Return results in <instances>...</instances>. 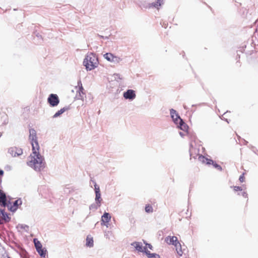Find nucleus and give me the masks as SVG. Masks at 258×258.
<instances>
[{
	"label": "nucleus",
	"instance_id": "nucleus-1",
	"mask_svg": "<svg viewBox=\"0 0 258 258\" xmlns=\"http://www.w3.org/2000/svg\"><path fill=\"white\" fill-rule=\"evenodd\" d=\"M29 131V140L32 146V153L29 156L31 160L27 162V165L35 171L40 172L46 167V163L44 157L40 153L36 131L33 128H30Z\"/></svg>",
	"mask_w": 258,
	"mask_h": 258
},
{
	"label": "nucleus",
	"instance_id": "nucleus-2",
	"mask_svg": "<svg viewBox=\"0 0 258 258\" xmlns=\"http://www.w3.org/2000/svg\"><path fill=\"white\" fill-rule=\"evenodd\" d=\"M170 117L172 118V121L176 125V127L185 133L189 130V126L186 123L184 120L181 118L177 112V111L173 108L170 109Z\"/></svg>",
	"mask_w": 258,
	"mask_h": 258
},
{
	"label": "nucleus",
	"instance_id": "nucleus-3",
	"mask_svg": "<svg viewBox=\"0 0 258 258\" xmlns=\"http://www.w3.org/2000/svg\"><path fill=\"white\" fill-rule=\"evenodd\" d=\"M98 58L94 52H90L85 55L83 64L87 71H91L98 67Z\"/></svg>",
	"mask_w": 258,
	"mask_h": 258
},
{
	"label": "nucleus",
	"instance_id": "nucleus-4",
	"mask_svg": "<svg viewBox=\"0 0 258 258\" xmlns=\"http://www.w3.org/2000/svg\"><path fill=\"white\" fill-rule=\"evenodd\" d=\"M199 160L203 163H206L208 165H212L214 168L217 169L220 171L223 170L222 166L218 164L216 161L212 160L210 158H208L202 154H198Z\"/></svg>",
	"mask_w": 258,
	"mask_h": 258
},
{
	"label": "nucleus",
	"instance_id": "nucleus-5",
	"mask_svg": "<svg viewBox=\"0 0 258 258\" xmlns=\"http://www.w3.org/2000/svg\"><path fill=\"white\" fill-rule=\"evenodd\" d=\"M22 204V201L21 198H18L14 202H11L9 201L6 207L9 211L13 213L16 212V211L19 208V206Z\"/></svg>",
	"mask_w": 258,
	"mask_h": 258
},
{
	"label": "nucleus",
	"instance_id": "nucleus-6",
	"mask_svg": "<svg viewBox=\"0 0 258 258\" xmlns=\"http://www.w3.org/2000/svg\"><path fill=\"white\" fill-rule=\"evenodd\" d=\"M47 102L50 107H54L59 104L60 100L57 94L51 93L49 95Z\"/></svg>",
	"mask_w": 258,
	"mask_h": 258
},
{
	"label": "nucleus",
	"instance_id": "nucleus-7",
	"mask_svg": "<svg viewBox=\"0 0 258 258\" xmlns=\"http://www.w3.org/2000/svg\"><path fill=\"white\" fill-rule=\"evenodd\" d=\"M131 245L134 246L138 252H142L144 254L147 250V247L144 246L141 242L134 241L131 243Z\"/></svg>",
	"mask_w": 258,
	"mask_h": 258
},
{
	"label": "nucleus",
	"instance_id": "nucleus-8",
	"mask_svg": "<svg viewBox=\"0 0 258 258\" xmlns=\"http://www.w3.org/2000/svg\"><path fill=\"white\" fill-rule=\"evenodd\" d=\"M111 216L109 213L105 212L101 216V225L108 227L109 223L111 220Z\"/></svg>",
	"mask_w": 258,
	"mask_h": 258
},
{
	"label": "nucleus",
	"instance_id": "nucleus-9",
	"mask_svg": "<svg viewBox=\"0 0 258 258\" xmlns=\"http://www.w3.org/2000/svg\"><path fill=\"white\" fill-rule=\"evenodd\" d=\"M123 96L125 99L133 101L136 98V92L132 89H127L123 92Z\"/></svg>",
	"mask_w": 258,
	"mask_h": 258
},
{
	"label": "nucleus",
	"instance_id": "nucleus-10",
	"mask_svg": "<svg viewBox=\"0 0 258 258\" xmlns=\"http://www.w3.org/2000/svg\"><path fill=\"white\" fill-rule=\"evenodd\" d=\"M0 216L5 223H9L11 221V217L10 214L6 212L4 209L0 208Z\"/></svg>",
	"mask_w": 258,
	"mask_h": 258
},
{
	"label": "nucleus",
	"instance_id": "nucleus-11",
	"mask_svg": "<svg viewBox=\"0 0 258 258\" xmlns=\"http://www.w3.org/2000/svg\"><path fill=\"white\" fill-rule=\"evenodd\" d=\"M7 205L6 193L0 189V206L6 207Z\"/></svg>",
	"mask_w": 258,
	"mask_h": 258
},
{
	"label": "nucleus",
	"instance_id": "nucleus-12",
	"mask_svg": "<svg viewBox=\"0 0 258 258\" xmlns=\"http://www.w3.org/2000/svg\"><path fill=\"white\" fill-rule=\"evenodd\" d=\"M178 238L175 236H168L165 239V241L169 245H175L178 242Z\"/></svg>",
	"mask_w": 258,
	"mask_h": 258
},
{
	"label": "nucleus",
	"instance_id": "nucleus-13",
	"mask_svg": "<svg viewBox=\"0 0 258 258\" xmlns=\"http://www.w3.org/2000/svg\"><path fill=\"white\" fill-rule=\"evenodd\" d=\"M70 108L71 107L70 105L66 106L63 108H61L60 109L58 110L54 113V114L52 116V118H55L60 117L61 115V114H62L65 111L69 110V109H70Z\"/></svg>",
	"mask_w": 258,
	"mask_h": 258
},
{
	"label": "nucleus",
	"instance_id": "nucleus-14",
	"mask_svg": "<svg viewBox=\"0 0 258 258\" xmlns=\"http://www.w3.org/2000/svg\"><path fill=\"white\" fill-rule=\"evenodd\" d=\"M174 246L175 247V249H176L177 254L181 256L183 253V250L182 249L181 244L179 242V241L178 240L177 244L176 243V244L174 245Z\"/></svg>",
	"mask_w": 258,
	"mask_h": 258
},
{
	"label": "nucleus",
	"instance_id": "nucleus-15",
	"mask_svg": "<svg viewBox=\"0 0 258 258\" xmlns=\"http://www.w3.org/2000/svg\"><path fill=\"white\" fill-rule=\"evenodd\" d=\"M36 250L41 257H45L47 251L45 247H42L41 248L37 249Z\"/></svg>",
	"mask_w": 258,
	"mask_h": 258
},
{
	"label": "nucleus",
	"instance_id": "nucleus-16",
	"mask_svg": "<svg viewBox=\"0 0 258 258\" xmlns=\"http://www.w3.org/2000/svg\"><path fill=\"white\" fill-rule=\"evenodd\" d=\"M145 254L148 258H160V255L156 253H151L148 249Z\"/></svg>",
	"mask_w": 258,
	"mask_h": 258
},
{
	"label": "nucleus",
	"instance_id": "nucleus-17",
	"mask_svg": "<svg viewBox=\"0 0 258 258\" xmlns=\"http://www.w3.org/2000/svg\"><path fill=\"white\" fill-rule=\"evenodd\" d=\"M186 133L187 136L191 140V142H196V141L197 139V137L196 136V133L194 132L189 131V130H188V131L187 132H186Z\"/></svg>",
	"mask_w": 258,
	"mask_h": 258
},
{
	"label": "nucleus",
	"instance_id": "nucleus-18",
	"mask_svg": "<svg viewBox=\"0 0 258 258\" xmlns=\"http://www.w3.org/2000/svg\"><path fill=\"white\" fill-rule=\"evenodd\" d=\"M86 245L89 247H92L94 246V240L93 237H89V235L87 236Z\"/></svg>",
	"mask_w": 258,
	"mask_h": 258
},
{
	"label": "nucleus",
	"instance_id": "nucleus-19",
	"mask_svg": "<svg viewBox=\"0 0 258 258\" xmlns=\"http://www.w3.org/2000/svg\"><path fill=\"white\" fill-rule=\"evenodd\" d=\"M137 4L141 9H148V3L145 0H138Z\"/></svg>",
	"mask_w": 258,
	"mask_h": 258
},
{
	"label": "nucleus",
	"instance_id": "nucleus-20",
	"mask_svg": "<svg viewBox=\"0 0 258 258\" xmlns=\"http://www.w3.org/2000/svg\"><path fill=\"white\" fill-rule=\"evenodd\" d=\"M33 35H35L36 37H37L38 40L37 42L38 44H41L42 42L43 38L39 32H37V31H35L33 32Z\"/></svg>",
	"mask_w": 258,
	"mask_h": 258
},
{
	"label": "nucleus",
	"instance_id": "nucleus-21",
	"mask_svg": "<svg viewBox=\"0 0 258 258\" xmlns=\"http://www.w3.org/2000/svg\"><path fill=\"white\" fill-rule=\"evenodd\" d=\"M114 54L110 52H107L103 55L104 58L107 61L111 62L113 59Z\"/></svg>",
	"mask_w": 258,
	"mask_h": 258
},
{
	"label": "nucleus",
	"instance_id": "nucleus-22",
	"mask_svg": "<svg viewBox=\"0 0 258 258\" xmlns=\"http://www.w3.org/2000/svg\"><path fill=\"white\" fill-rule=\"evenodd\" d=\"M33 242L36 250L39 248H41V247H43L41 242L39 241L37 238H34L33 239Z\"/></svg>",
	"mask_w": 258,
	"mask_h": 258
},
{
	"label": "nucleus",
	"instance_id": "nucleus-23",
	"mask_svg": "<svg viewBox=\"0 0 258 258\" xmlns=\"http://www.w3.org/2000/svg\"><path fill=\"white\" fill-rule=\"evenodd\" d=\"M95 202L98 204H101L102 199L101 198V192L95 193Z\"/></svg>",
	"mask_w": 258,
	"mask_h": 258
},
{
	"label": "nucleus",
	"instance_id": "nucleus-24",
	"mask_svg": "<svg viewBox=\"0 0 258 258\" xmlns=\"http://www.w3.org/2000/svg\"><path fill=\"white\" fill-rule=\"evenodd\" d=\"M101 205V204H98L95 202V203H93L89 206V209L90 210L95 211L99 208Z\"/></svg>",
	"mask_w": 258,
	"mask_h": 258
},
{
	"label": "nucleus",
	"instance_id": "nucleus-25",
	"mask_svg": "<svg viewBox=\"0 0 258 258\" xmlns=\"http://www.w3.org/2000/svg\"><path fill=\"white\" fill-rule=\"evenodd\" d=\"M17 228H20L21 229H24L27 232H28L29 230V226L26 224H19L17 226Z\"/></svg>",
	"mask_w": 258,
	"mask_h": 258
},
{
	"label": "nucleus",
	"instance_id": "nucleus-26",
	"mask_svg": "<svg viewBox=\"0 0 258 258\" xmlns=\"http://www.w3.org/2000/svg\"><path fill=\"white\" fill-rule=\"evenodd\" d=\"M16 147H10L8 149V153L11 154L12 157H17L15 155L16 152Z\"/></svg>",
	"mask_w": 258,
	"mask_h": 258
},
{
	"label": "nucleus",
	"instance_id": "nucleus-27",
	"mask_svg": "<svg viewBox=\"0 0 258 258\" xmlns=\"http://www.w3.org/2000/svg\"><path fill=\"white\" fill-rule=\"evenodd\" d=\"M145 212L147 213H152L153 211V209L152 206L150 204H147L145 206Z\"/></svg>",
	"mask_w": 258,
	"mask_h": 258
},
{
	"label": "nucleus",
	"instance_id": "nucleus-28",
	"mask_svg": "<svg viewBox=\"0 0 258 258\" xmlns=\"http://www.w3.org/2000/svg\"><path fill=\"white\" fill-rule=\"evenodd\" d=\"M22 154H23V149L21 148H18V147H16V152H15V155H16L17 157H18Z\"/></svg>",
	"mask_w": 258,
	"mask_h": 258
},
{
	"label": "nucleus",
	"instance_id": "nucleus-29",
	"mask_svg": "<svg viewBox=\"0 0 258 258\" xmlns=\"http://www.w3.org/2000/svg\"><path fill=\"white\" fill-rule=\"evenodd\" d=\"M151 8H155L157 9H159V7L155 2L152 3H148V9H150Z\"/></svg>",
	"mask_w": 258,
	"mask_h": 258
},
{
	"label": "nucleus",
	"instance_id": "nucleus-30",
	"mask_svg": "<svg viewBox=\"0 0 258 258\" xmlns=\"http://www.w3.org/2000/svg\"><path fill=\"white\" fill-rule=\"evenodd\" d=\"M84 95H83L82 93H76V97H75V98L77 100H82L83 101H84Z\"/></svg>",
	"mask_w": 258,
	"mask_h": 258
},
{
	"label": "nucleus",
	"instance_id": "nucleus-31",
	"mask_svg": "<svg viewBox=\"0 0 258 258\" xmlns=\"http://www.w3.org/2000/svg\"><path fill=\"white\" fill-rule=\"evenodd\" d=\"M77 92L79 93H82L83 95H85V91L83 87V85L79 86V87H78V89L77 90Z\"/></svg>",
	"mask_w": 258,
	"mask_h": 258
},
{
	"label": "nucleus",
	"instance_id": "nucleus-32",
	"mask_svg": "<svg viewBox=\"0 0 258 258\" xmlns=\"http://www.w3.org/2000/svg\"><path fill=\"white\" fill-rule=\"evenodd\" d=\"M19 254L20 255L21 258H30L28 255L27 251L24 249V253H19Z\"/></svg>",
	"mask_w": 258,
	"mask_h": 258
},
{
	"label": "nucleus",
	"instance_id": "nucleus-33",
	"mask_svg": "<svg viewBox=\"0 0 258 258\" xmlns=\"http://www.w3.org/2000/svg\"><path fill=\"white\" fill-rule=\"evenodd\" d=\"M231 188H233L235 191H242V187L240 186H231Z\"/></svg>",
	"mask_w": 258,
	"mask_h": 258
},
{
	"label": "nucleus",
	"instance_id": "nucleus-34",
	"mask_svg": "<svg viewBox=\"0 0 258 258\" xmlns=\"http://www.w3.org/2000/svg\"><path fill=\"white\" fill-rule=\"evenodd\" d=\"M121 60V59L120 57L114 55L113 59L111 61V62H113L114 63H118Z\"/></svg>",
	"mask_w": 258,
	"mask_h": 258
},
{
	"label": "nucleus",
	"instance_id": "nucleus-35",
	"mask_svg": "<svg viewBox=\"0 0 258 258\" xmlns=\"http://www.w3.org/2000/svg\"><path fill=\"white\" fill-rule=\"evenodd\" d=\"M12 243H14L15 244V246L19 249L20 250H24V248L22 247V245H20L18 243H16V242H15L14 241H13L12 242Z\"/></svg>",
	"mask_w": 258,
	"mask_h": 258
},
{
	"label": "nucleus",
	"instance_id": "nucleus-36",
	"mask_svg": "<svg viewBox=\"0 0 258 258\" xmlns=\"http://www.w3.org/2000/svg\"><path fill=\"white\" fill-rule=\"evenodd\" d=\"M94 192H95V193H97V192H101L99 186L97 184V183H95V185H94Z\"/></svg>",
	"mask_w": 258,
	"mask_h": 258
},
{
	"label": "nucleus",
	"instance_id": "nucleus-37",
	"mask_svg": "<svg viewBox=\"0 0 258 258\" xmlns=\"http://www.w3.org/2000/svg\"><path fill=\"white\" fill-rule=\"evenodd\" d=\"M164 0H156L155 3L157 5L158 7H159L164 4Z\"/></svg>",
	"mask_w": 258,
	"mask_h": 258
},
{
	"label": "nucleus",
	"instance_id": "nucleus-38",
	"mask_svg": "<svg viewBox=\"0 0 258 258\" xmlns=\"http://www.w3.org/2000/svg\"><path fill=\"white\" fill-rule=\"evenodd\" d=\"M4 230L6 231L8 237H10L11 235H12L13 236H14V234L12 231H9L7 230L5 228H4Z\"/></svg>",
	"mask_w": 258,
	"mask_h": 258
},
{
	"label": "nucleus",
	"instance_id": "nucleus-39",
	"mask_svg": "<svg viewBox=\"0 0 258 258\" xmlns=\"http://www.w3.org/2000/svg\"><path fill=\"white\" fill-rule=\"evenodd\" d=\"M244 173H243L241 174L239 177V180L240 182H243L244 181L245 177H244Z\"/></svg>",
	"mask_w": 258,
	"mask_h": 258
},
{
	"label": "nucleus",
	"instance_id": "nucleus-40",
	"mask_svg": "<svg viewBox=\"0 0 258 258\" xmlns=\"http://www.w3.org/2000/svg\"><path fill=\"white\" fill-rule=\"evenodd\" d=\"M252 151V152H253L254 153H256V151H258L255 147L253 146L252 145H249L248 146Z\"/></svg>",
	"mask_w": 258,
	"mask_h": 258
},
{
	"label": "nucleus",
	"instance_id": "nucleus-41",
	"mask_svg": "<svg viewBox=\"0 0 258 258\" xmlns=\"http://www.w3.org/2000/svg\"><path fill=\"white\" fill-rule=\"evenodd\" d=\"M193 148V145L191 143H190L189 144V155H190V159L192 158V154L191 153V149Z\"/></svg>",
	"mask_w": 258,
	"mask_h": 258
},
{
	"label": "nucleus",
	"instance_id": "nucleus-42",
	"mask_svg": "<svg viewBox=\"0 0 258 258\" xmlns=\"http://www.w3.org/2000/svg\"><path fill=\"white\" fill-rule=\"evenodd\" d=\"M146 246L147 247V249L149 248L150 249H151L152 250H153V246L152 245V244L151 243H147Z\"/></svg>",
	"mask_w": 258,
	"mask_h": 258
},
{
	"label": "nucleus",
	"instance_id": "nucleus-43",
	"mask_svg": "<svg viewBox=\"0 0 258 258\" xmlns=\"http://www.w3.org/2000/svg\"><path fill=\"white\" fill-rule=\"evenodd\" d=\"M98 37H99L101 38L104 39H108L109 37L110 36V35H109L108 36H102V35H101L99 34H98Z\"/></svg>",
	"mask_w": 258,
	"mask_h": 258
},
{
	"label": "nucleus",
	"instance_id": "nucleus-44",
	"mask_svg": "<svg viewBox=\"0 0 258 258\" xmlns=\"http://www.w3.org/2000/svg\"><path fill=\"white\" fill-rule=\"evenodd\" d=\"M5 169L7 171H10L12 169V167L10 165H7L5 166Z\"/></svg>",
	"mask_w": 258,
	"mask_h": 258
},
{
	"label": "nucleus",
	"instance_id": "nucleus-45",
	"mask_svg": "<svg viewBox=\"0 0 258 258\" xmlns=\"http://www.w3.org/2000/svg\"><path fill=\"white\" fill-rule=\"evenodd\" d=\"M241 195L244 197V198H247L248 197V194H247L246 192L245 191H243L242 193H241Z\"/></svg>",
	"mask_w": 258,
	"mask_h": 258
},
{
	"label": "nucleus",
	"instance_id": "nucleus-46",
	"mask_svg": "<svg viewBox=\"0 0 258 258\" xmlns=\"http://www.w3.org/2000/svg\"><path fill=\"white\" fill-rule=\"evenodd\" d=\"M9 246L12 249H13L14 251H15L17 253L19 254V251H18L14 246H12L11 245H9Z\"/></svg>",
	"mask_w": 258,
	"mask_h": 258
},
{
	"label": "nucleus",
	"instance_id": "nucleus-47",
	"mask_svg": "<svg viewBox=\"0 0 258 258\" xmlns=\"http://www.w3.org/2000/svg\"><path fill=\"white\" fill-rule=\"evenodd\" d=\"M241 141H242V144L244 145H247V144L248 143V141H246L244 139H242Z\"/></svg>",
	"mask_w": 258,
	"mask_h": 258
},
{
	"label": "nucleus",
	"instance_id": "nucleus-48",
	"mask_svg": "<svg viewBox=\"0 0 258 258\" xmlns=\"http://www.w3.org/2000/svg\"><path fill=\"white\" fill-rule=\"evenodd\" d=\"M4 174V171L3 170L0 168V177L2 178Z\"/></svg>",
	"mask_w": 258,
	"mask_h": 258
},
{
	"label": "nucleus",
	"instance_id": "nucleus-49",
	"mask_svg": "<svg viewBox=\"0 0 258 258\" xmlns=\"http://www.w3.org/2000/svg\"><path fill=\"white\" fill-rule=\"evenodd\" d=\"M114 75L116 76V77H115V79H121V78H120V75L119 74H115Z\"/></svg>",
	"mask_w": 258,
	"mask_h": 258
},
{
	"label": "nucleus",
	"instance_id": "nucleus-50",
	"mask_svg": "<svg viewBox=\"0 0 258 258\" xmlns=\"http://www.w3.org/2000/svg\"><path fill=\"white\" fill-rule=\"evenodd\" d=\"M179 134L180 136V137H181L182 138H183L185 136V134L183 132H179Z\"/></svg>",
	"mask_w": 258,
	"mask_h": 258
},
{
	"label": "nucleus",
	"instance_id": "nucleus-51",
	"mask_svg": "<svg viewBox=\"0 0 258 258\" xmlns=\"http://www.w3.org/2000/svg\"><path fill=\"white\" fill-rule=\"evenodd\" d=\"M81 85H82V82H81V80H79L78 81V87H79V86H81Z\"/></svg>",
	"mask_w": 258,
	"mask_h": 258
},
{
	"label": "nucleus",
	"instance_id": "nucleus-52",
	"mask_svg": "<svg viewBox=\"0 0 258 258\" xmlns=\"http://www.w3.org/2000/svg\"><path fill=\"white\" fill-rule=\"evenodd\" d=\"M2 237L4 238V241L5 242L6 237L3 235V234H0V238H2Z\"/></svg>",
	"mask_w": 258,
	"mask_h": 258
},
{
	"label": "nucleus",
	"instance_id": "nucleus-53",
	"mask_svg": "<svg viewBox=\"0 0 258 258\" xmlns=\"http://www.w3.org/2000/svg\"><path fill=\"white\" fill-rule=\"evenodd\" d=\"M239 59H240V54H237L236 55V59L237 60V61H238L239 60Z\"/></svg>",
	"mask_w": 258,
	"mask_h": 258
},
{
	"label": "nucleus",
	"instance_id": "nucleus-54",
	"mask_svg": "<svg viewBox=\"0 0 258 258\" xmlns=\"http://www.w3.org/2000/svg\"><path fill=\"white\" fill-rule=\"evenodd\" d=\"M221 119L224 120V121H226L227 123H229V120L227 118H221Z\"/></svg>",
	"mask_w": 258,
	"mask_h": 258
},
{
	"label": "nucleus",
	"instance_id": "nucleus-55",
	"mask_svg": "<svg viewBox=\"0 0 258 258\" xmlns=\"http://www.w3.org/2000/svg\"><path fill=\"white\" fill-rule=\"evenodd\" d=\"M239 51L243 53V52L244 51V50H243V48H242V47H240V50H239Z\"/></svg>",
	"mask_w": 258,
	"mask_h": 258
},
{
	"label": "nucleus",
	"instance_id": "nucleus-56",
	"mask_svg": "<svg viewBox=\"0 0 258 258\" xmlns=\"http://www.w3.org/2000/svg\"><path fill=\"white\" fill-rule=\"evenodd\" d=\"M237 138H238V140H239V141H240V140L242 141V138H241L239 136L237 135Z\"/></svg>",
	"mask_w": 258,
	"mask_h": 258
},
{
	"label": "nucleus",
	"instance_id": "nucleus-57",
	"mask_svg": "<svg viewBox=\"0 0 258 258\" xmlns=\"http://www.w3.org/2000/svg\"><path fill=\"white\" fill-rule=\"evenodd\" d=\"M90 181L93 182V183L94 184V185H95V183H96L95 180H93L92 179H91Z\"/></svg>",
	"mask_w": 258,
	"mask_h": 258
},
{
	"label": "nucleus",
	"instance_id": "nucleus-58",
	"mask_svg": "<svg viewBox=\"0 0 258 258\" xmlns=\"http://www.w3.org/2000/svg\"><path fill=\"white\" fill-rule=\"evenodd\" d=\"M4 224V222L3 221V220L2 219H0V225H2V224Z\"/></svg>",
	"mask_w": 258,
	"mask_h": 258
},
{
	"label": "nucleus",
	"instance_id": "nucleus-59",
	"mask_svg": "<svg viewBox=\"0 0 258 258\" xmlns=\"http://www.w3.org/2000/svg\"><path fill=\"white\" fill-rule=\"evenodd\" d=\"M246 45H244V46H242V48H243V50H244L245 48H246Z\"/></svg>",
	"mask_w": 258,
	"mask_h": 258
},
{
	"label": "nucleus",
	"instance_id": "nucleus-60",
	"mask_svg": "<svg viewBox=\"0 0 258 258\" xmlns=\"http://www.w3.org/2000/svg\"><path fill=\"white\" fill-rule=\"evenodd\" d=\"M144 243L145 244V246H146L147 243H148L146 240H143Z\"/></svg>",
	"mask_w": 258,
	"mask_h": 258
},
{
	"label": "nucleus",
	"instance_id": "nucleus-61",
	"mask_svg": "<svg viewBox=\"0 0 258 258\" xmlns=\"http://www.w3.org/2000/svg\"><path fill=\"white\" fill-rule=\"evenodd\" d=\"M182 56L183 57H184L185 56V52L184 51H182Z\"/></svg>",
	"mask_w": 258,
	"mask_h": 258
},
{
	"label": "nucleus",
	"instance_id": "nucleus-62",
	"mask_svg": "<svg viewBox=\"0 0 258 258\" xmlns=\"http://www.w3.org/2000/svg\"><path fill=\"white\" fill-rule=\"evenodd\" d=\"M195 111H196V109H192L191 110V112H192V113H194Z\"/></svg>",
	"mask_w": 258,
	"mask_h": 258
},
{
	"label": "nucleus",
	"instance_id": "nucleus-63",
	"mask_svg": "<svg viewBox=\"0 0 258 258\" xmlns=\"http://www.w3.org/2000/svg\"><path fill=\"white\" fill-rule=\"evenodd\" d=\"M183 107L186 110L188 109V108L185 105H183Z\"/></svg>",
	"mask_w": 258,
	"mask_h": 258
},
{
	"label": "nucleus",
	"instance_id": "nucleus-64",
	"mask_svg": "<svg viewBox=\"0 0 258 258\" xmlns=\"http://www.w3.org/2000/svg\"><path fill=\"white\" fill-rule=\"evenodd\" d=\"M2 182V178L0 177V184H1Z\"/></svg>",
	"mask_w": 258,
	"mask_h": 258
}]
</instances>
